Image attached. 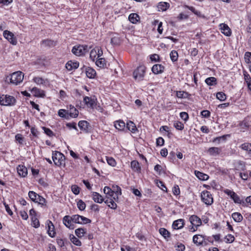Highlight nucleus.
Returning a JSON list of instances; mask_svg holds the SVG:
<instances>
[{
	"label": "nucleus",
	"instance_id": "f257e3e1",
	"mask_svg": "<svg viewBox=\"0 0 251 251\" xmlns=\"http://www.w3.org/2000/svg\"><path fill=\"white\" fill-rule=\"evenodd\" d=\"M52 159L54 164L57 166L62 165L65 162V156L57 151H52Z\"/></svg>",
	"mask_w": 251,
	"mask_h": 251
},
{
	"label": "nucleus",
	"instance_id": "f03ea898",
	"mask_svg": "<svg viewBox=\"0 0 251 251\" xmlns=\"http://www.w3.org/2000/svg\"><path fill=\"white\" fill-rule=\"evenodd\" d=\"M16 100L14 97L7 95L0 96V104L2 105H12L15 104Z\"/></svg>",
	"mask_w": 251,
	"mask_h": 251
},
{
	"label": "nucleus",
	"instance_id": "7ed1b4c3",
	"mask_svg": "<svg viewBox=\"0 0 251 251\" xmlns=\"http://www.w3.org/2000/svg\"><path fill=\"white\" fill-rule=\"evenodd\" d=\"M24 78V74L22 72L17 71L13 73L10 77V82L15 85H18L19 83L22 82Z\"/></svg>",
	"mask_w": 251,
	"mask_h": 251
},
{
	"label": "nucleus",
	"instance_id": "20e7f679",
	"mask_svg": "<svg viewBox=\"0 0 251 251\" xmlns=\"http://www.w3.org/2000/svg\"><path fill=\"white\" fill-rule=\"evenodd\" d=\"M89 48L87 45H79L75 46L72 50V52L77 56H81L89 51Z\"/></svg>",
	"mask_w": 251,
	"mask_h": 251
},
{
	"label": "nucleus",
	"instance_id": "39448f33",
	"mask_svg": "<svg viewBox=\"0 0 251 251\" xmlns=\"http://www.w3.org/2000/svg\"><path fill=\"white\" fill-rule=\"evenodd\" d=\"M189 221L192 225V227L190 228V230L192 232L196 231L198 227L200 226L202 223L201 219L195 215L190 216Z\"/></svg>",
	"mask_w": 251,
	"mask_h": 251
},
{
	"label": "nucleus",
	"instance_id": "423d86ee",
	"mask_svg": "<svg viewBox=\"0 0 251 251\" xmlns=\"http://www.w3.org/2000/svg\"><path fill=\"white\" fill-rule=\"evenodd\" d=\"M145 72L146 68L145 66H139L133 72L134 78L138 81L143 80L145 75Z\"/></svg>",
	"mask_w": 251,
	"mask_h": 251
},
{
	"label": "nucleus",
	"instance_id": "0eeeda50",
	"mask_svg": "<svg viewBox=\"0 0 251 251\" xmlns=\"http://www.w3.org/2000/svg\"><path fill=\"white\" fill-rule=\"evenodd\" d=\"M202 201L206 205H210L213 203V198L210 192L203 191L201 194Z\"/></svg>",
	"mask_w": 251,
	"mask_h": 251
},
{
	"label": "nucleus",
	"instance_id": "6e6552de",
	"mask_svg": "<svg viewBox=\"0 0 251 251\" xmlns=\"http://www.w3.org/2000/svg\"><path fill=\"white\" fill-rule=\"evenodd\" d=\"M83 101L87 107L94 109L97 105V99L95 96L90 97L85 96L83 98Z\"/></svg>",
	"mask_w": 251,
	"mask_h": 251
},
{
	"label": "nucleus",
	"instance_id": "1a4fd4ad",
	"mask_svg": "<svg viewBox=\"0 0 251 251\" xmlns=\"http://www.w3.org/2000/svg\"><path fill=\"white\" fill-rule=\"evenodd\" d=\"M224 193L229 196L235 203L238 204L242 203V201L240 199L239 196L234 191L229 189H226L224 190Z\"/></svg>",
	"mask_w": 251,
	"mask_h": 251
},
{
	"label": "nucleus",
	"instance_id": "9d476101",
	"mask_svg": "<svg viewBox=\"0 0 251 251\" xmlns=\"http://www.w3.org/2000/svg\"><path fill=\"white\" fill-rule=\"evenodd\" d=\"M3 35L4 37L11 44L13 45H16L17 43L16 38L11 32L8 30H4L3 31Z\"/></svg>",
	"mask_w": 251,
	"mask_h": 251
},
{
	"label": "nucleus",
	"instance_id": "9b49d317",
	"mask_svg": "<svg viewBox=\"0 0 251 251\" xmlns=\"http://www.w3.org/2000/svg\"><path fill=\"white\" fill-rule=\"evenodd\" d=\"M63 223L65 226L70 229H73L75 228V226L73 224L72 216L66 215L63 219Z\"/></svg>",
	"mask_w": 251,
	"mask_h": 251
},
{
	"label": "nucleus",
	"instance_id": "f8f14e48",
	"mask_svg": "<svg viewBox=\"0 0 251 251\" xmlns=\"http://www.w3.org/2000/svg\"><path fill=\"white\" fill-rule=\"evenodd\" d=\"M78 126L80 129L86 133L90 131V126L89 123L86 121H80L78 124Z\"/></svg>",
	"mask_w": 251,
	"mask_h": 251
},
{
	"label": "nucleus",
	"instance_id": "ddd939ff",
	"mask_svg": "<svg viewBox=\"0 0 251 251\" xmlns=\"http://www.w3.org/2000/svg\"><path fill=\"white\" fill-rule=\"evenodd\" d=\"M193 241L197 246L203 245L204 241V236L201 235H195L193 237Z\"/></svg>",
	"mask_w": 251,
	"mask_h": 251
},
{
	"label": "nucleus",
	"instance_id": "4468645a",
	"mask_svg": "<svg viewBox=\"0 0 251 251\" xmlns=\"http://www.w3.org/2000/svg\"><path fill=\"white\" fill-rule=\"evenodd\" d=\"M164 67L161 64H155L152 66L151 71L154 74H159L164 72Z\"/></svg>",
	"mask_w": 251,
	"mask_h": 251
},
{
	"label": "nucleus",
	"instance_id": "2eb2a0df",
	"mask_svg": "<svg viewBox=\"0 0 251 251\" xmlns=\"http://www.w3.org/2000/svg\"><path fill=\"white\" fill-rule=\"evenodd\" d=\"M184 225V221L183 219H178L173 222L172 226L175 229H178L182 228Z\"/></svg>",
	"mask_w": 251,
	"mask_h": 251
},
{
	"label": "nucleus",
	"instance_id": "dca6fc26",
	"mask_svg": "<svg viewBox=\"0 0 251 251\" xmlns=\"http://www.w3.org/2000/svg\"><path fill=\"white\" fill-rule=\"evenodd\" d=\"M79 67V63L77 62H73L71 60L69 61L66 64V68L69 71L73 69H76Z\"/></svg>",
	"mask_w": 251,
	"mask_h": 251
},
{
	"label": "nucleus",
	"instance_id": "f3484780",
	"mask_svg": "<svg viewBox=\"0 0 251 251\" xmlns=\"http://www.w3.org/2000/svg\"><path fill=\"white\" fill-rule=\"evenodd\" d=\"M17 170L18 173L21 176L25 177L27 175V170L24 165H19Z\"/></svg>",
	"mask_w": 251,
	"mask_h": 251
},
{
	"label": "nucleus",
	"instance_id": "a211bd4d",
	"mask_svg": "<svg viewBox=\"0 0 251 251\" xmlns=\"http://www.w3.org/2000/svg\"><path fill=\"white\" fill-rule=\"evenodd\" d=\"M239 148L242 150L247 151L250 157H251V143L248 142L244 143L242 144L239 146Z\"/></svg>",
	"mask_w": 251,
	"mask_h": 251
},
{
	"label": "nucleus",
	"instance_id": "6ab92c4d",
	"mask_svg": "<svg viewBox=\"0 0 251 251\" xmlns=\"http://www.w3.org/2000/svg\"><path fill=\"white\" fill-rule=\"evenodd\" d=\"M92 197L93 200L96 202L101 203L104 201V199L97 192H92Z\"/></svg>",
	"mask_w": 251,
	"mask_h": 251
},
{
	"label": "nucleus",
	"instance_id": "aec40b11",
	"mask_svg": "<svg viewBox=\"0 0 251 251\" xmlns=\"http://www.w3.org/2000/svg\"><path fill=\"white\" fill-rule=\"evenodd\" d=\"M220 28L222 32L226 36H229L231 34V30L229 27L225 24L220 25Z\"/></svg>",
	"mask_w": 251,
	"mask_h": 251
},
{
	"label": "nucleus",
	"instance_id": "412c9836",
	"mask_svg": "<svg viewBox=\"0 0 251 251\" xmlns=\"http://www.w3.org/2000/svg\"><path fill=\"white\" fill-rule=\"evenodd\" d=\"M85 72L87 76L90 78H94L96 75L95 70L90 67H86L85 69Z\"/></svg>",
	"mask_w": 251,
	"mask_h": 251
},
{
	"label": "nucleus",
	"instance_id": "4be33fe9",
	"mask_svg": "<svg viewBox=\"0 0 251 251\" xmlns=\"http://www.w3.org/2000/svg\"><path fill=\"white\" fill-rule=\"evenodd\" d=\"M49 223L48 224V233L49 235L51 237H54L55 235V232L54 230V226L52 223V222L50 221H49Z\"/></svg>",
	"mask_w": 251,
	"mask_h": 251
},
{
	"label": "nucleus",
	"instance_id": "5701e85b",
	"mask_svg": "<svg viewBox=\"0 0 251 251\" xmlns=\"http://www.w3.org/2000/svg\"><path fill=\"white\" fill-rule=\"evenodd\" d=\"M126 125L125 122L122 120H118L114 122V126L119 130H124Z\"/></svg>",
	"mask_w": 251,
	"mask_h": 251
},
{
	"label": "nucleus",
	"instance_id": "b1692460",
	"mask_svg": "<svg viewBox=\"0 0 251 251\" xmlns=\"http://www.w3.org/2000/svg\"><path fill=\"white\" fill-rule=\"evenodd\" d=\"M170 7V4L167 2H160L157 5L159 11H165Z\"/></svg>",
	"mask_w": 251,
	"mask_h": 251
},
{
	"label": "nucleus",
	"instance_id": "393cba45",
	"mask_svg": "<svg viewBox=\"0 0 251 251\" xmlns=\"http://www.w3.org/2000/svg\"><path fill=\"white\" fill-rule=\"evenodd\" d=\"M139 19L140 17L136 13H131L128 16L129 21L132 24H136Z\"/></svg>",
	"mask_w": 251,
	"mask_h": 251
},
{
	"label": "nucleus",
	"instance_id": "a878e982",
	"mask_svg": "<svg viewBox=\"0 0 251 251\" xmlns=\"http://www.w3.org/2000/svg\"><path fill=\"white\" fill-rule=\"evenodd\" d=\"M32 92L34 94L36 97H44L45 96L44 91L38 89L36 87H34L32 89Z\"/></svg>",
	"mask_w": 251,
	"mask_h": 251
},
{
	"label": "nucleus",
	"instance_id": "bb28decb",
	"mask_svg": "<svg viewBox=\"0 0 251 251\" xmlns=\"http://www.w3.org/2000/svg\"><path fill=\"white\" fill-rule=\"evenodd\" d=\"M195 174L196 176L199 179L201 180H206L209 178V176L207 175L202 173L199 171H195Z\"/></svg>",
	"mask_w": 251,
	"mask_h": 251
},
{
	"label": "nucleus",
	"instance_id": "cd10ccee",
	"mask_svg": "<svg viewBox=\"0 0 251 251\" xmlns=\"http://www.w3.org/2000/svg\"><path fill=\"white\" fill-rule=\"evenodd\" d=\"M58 115L59 117L66 119H68L70 117L69 110H66L65 109H61L59 110L58 111Z\"/></svg>",
	"mask_w": 251,
	"mask_h": 251
},
{
	"label": "nucleus",
	"instance_id": "c85d7f7f",
	"mask_svg": "<svg viewBox=\"0 0 251 251\" xmlns=\"http://www.w3.org/2000/svg\"><path fill=\"white\" fill-rule=\"evenodd\" d=\"M208 152L211 155H215L220 153L221 150L217 147H211L208 150Z\"/></svg>",
	"mask_w": 251,
	"mask_h": 251
},
{
	"label": "nucleus",
	"instance_id": "c756f323",
	"mask_svg": "<svg viewBox=\"0 0 251 251\" xmlns=\"http://www.w3.org/2000/svg\"><path fill=\"white\" fill-rule=\"evenodd\" d=\"M131 167L132 169L135 172H139L141 170L139 163L136 160H133L131 162Z\"/></svg>",
	"mask_w": 251,
	"mask_h": 251
},
{
	"label": "nucleus",
	"instance_id": "7c9ffc66",
	"mask_svg": "<svg viewBox=\"0 0 251 251\" xmlns=\"http://www.w3.org/2000/svg\"><path fill=\"white\" fill-rule=\"evenodd\" d=\"M232 217L236 222H240L243 219V216L238 212H234L232 214Z\"/></svg>",
	"mask_w": 251,
	"mask_h": 251
},
{
	"label": "nucleus",
	"instance_id": "2f4dec72",
	"mask_svg": "<svg viewBox=\"0 0 251 251\" xmlns=\"http://www.w3.org/2000/svg\"><path fill=\"white\" fill-rule=\"evenodd\" d=\"M69 116L72 118H76L78 115V111L74 107L70 108L69 112Z\"/></svg>",
	"mask_w": 251,
	"mask_h": 251
},
{
	"label": "nucleus",
	"instance_id": "473e14b6",
	"mask_svg": "<svg viewBox=\"0 0 251 251\" xmlns=\"http://www.w3.org/2000/svg\"><path fill=\"white\" fill-rule=\"evenodd\" d=\"M236 167L237 170L244 171L246 169V162L239 160L236 162Z\"/></svg>",
	"mask_w": 251,
	"mask_h": 251
},
{
	"label": "nucleus",
	"instance_id": "72a5a7b5",
	"mask_svg": "<svg viewBox=\"0 0 251 251\" xmlns=\"http://www.w3.org/2000/svg\"><path fill=\"white\" fill-rule=\"evenodd\" d=\"M126 127L128 128L129 130H130L132 133H134L136 130L137 128L135 126V125L132 121H129L127 123Z\"/></svg>",
	"mask_w": 251,
	"mask_h": 251
},
{
	"label": "nucleus",
	"instance_id": "f704fd0d",
	"mask_svg": "<svg viewBox=\"0 0 251 251\" xmlns=\"http://www.w3.org/2000/svg\"><path fill=\"white\" fill-rule=\"evenodd\" d=\"M70 239L74 245L77 246H80L81 245V242L80 241L75 237L73 234H71L70 235Z\"/></svg>",
	"mask_w": 251,
	"mask_h": 251
},
{
	"label": "nucleus",
	"instance_id": "c9c22d12",
	"mask_svg": "<svg viewBox=\"0 0 251 251\" xmlns=\"http://www.w3.org/2000/svg\"><path fill=\"white\" fill-rule=\"evenodd\" d=\"M159 231L160 234L162 235L165 239L170 237V233L165 228H160L159 230Z\"/></svg>",
	"mask_w": 251,
	"mask_h": 251
},
{
	"label": "nucleus",
	"instance_id": "e433bc0d",
	"mask_svg": "<svg viewBox=\"0 0 251 251\" xmlns=\"http://www.w3.org/2000/svg\"><path fill=\"white\" fill-rule=\"evenodd\" d=\"M86 232V229L83 228H78L75 230V233L79 238L83 236Z\"/></svg>",
	"mask_w": 251,
	"mask_h": 251
},
{
	"label": "nucleus",
	"instance_id": "4c0bfd02",
	"mask_svg": "<svg viewBox=\"0 0 251 251\" xmlns=\"http://www.w3.org/2000/svg\"><path fill=\"white\" fill-rule=\"evenodd\" d=\"M39 195L34 191H30L28 192V196L30 200L34 202H36Z\"/></svg>",
	"mask_w": 251,
	"mask_h": 251
},
{
	"label": "nucleus",
	"instance_id": "58836bf2",
	"mask_svg": "<svg viewBox=\"0 0 251 251\" xmlns=\"http://www.w3.org/2000/svg\"><path fill=\"white\" fill-rule=\"evenodd\" d=\"M205 81L207 85L212 86L216 84V78L214 77H208L205 79Z\"/></svg>",
	"mask_w": 251,
	"mask_h": 251
},
{
	"label": "nucleus",
	"instance_id": "ea45409f",
	"mask_svg": "<svg viewBox=\"0 0 251 251\" xmlns=\"http://www.w3.org/2000/svg\"><path fill=\"white\" fill-rule=\"evenodd\" d=\"M170 56L173 62H176L178 59V53L176 50H172L170 54Z\"/></svg>",
	"mask_w": 251,
	"mask_h": 251
},
{
	"label": "nucleus",
	"instance_id": "a19ab883",
	"mask_svg": "<svg viewBox=\"0 0 251 251\" xmlns=\"http://www.w3.org/2000/svg\"><path fill=\"white\" fill-rule=\"evenodd\" d=\"M174 127L177 130H182L184 128V125L181 122L176 121L174 123Z\"/></svg>",
	"mask_w": 251,
	"mask_h": 251
},
{
	"label": "nucleus",
	"instance_id": "79ce46f5",
	"mask_svg": "<svg viewBox=\"0 0 251 251\" xmlns=\"http://www.w3.org/2000/svg\"><path fill=\"white\" fill-rule=\"evenodd\" d=\"M96 64L99 67H104L105 63V59L103 58H98L96 61Z\"/></svg>",
	"mask_w": 251,
	"mask_h": 251
},
{
	"label": "nucleus",
	"instance_id": "37998d69",
	"mask_svg": "<svg viewBox=\"0 0 251 251\" xmlns=\"http://www.w3.org/2000/svg\"><path fill=\"white\" fill-rule=\"evenodd\" d=\"M42 44L44 46H54V42L51 40L46 39L42 41Z\"/></svg>",
	"mask_w": 251,
	"mask_h": 251
},
{
	"label": "nucleus",
	"instance_id": "c03bdc74",
	"mask_svg": "<svg viewBox=\"0 0 251 251\" xmlns=\"http://www.w3.org/2000/svg\"><path fill=\"white\" fill-rule=\"evenodd\" d=\"M225 242L227 243H231L234 242L235 238L233 235L230 234H227L225 237Z\"/></svg>",
	"mask_w": 251,
	"mask_h": 251
},
{
	"label": "nucleus",
	"instance_id": "a18cd8bd",
	"mask_svg": "<svg viewBox=\"0 0 251 251\" xmlns=\"http://www.w3.org/2000/svg\"><path fill=\"white\" fill-rule=\"evenodd\" d=\"M77 206L80 210L83 211L85 209L86 204L81 200H80L77 202Z\"/></svg>",
	"mask_w": 251,
	"mask_h": 251
},
{
	"label": "nucleus",
	"instance_id": "49530a36",
	"mask_svg": "<svg viewBox=\"0 0 251 251\" xmlns=\"http://www.w3.org/2000/svg\"><path fill=\"white\" fill-rule=\"evenodd\" d=\"M31 219L33 226L35 228L38 227L40 226V223L36 217L33 216Z\"/></svg>",
	"mask_w": 251,
	"mask_h": 251
},
{
	"label": "nucleus",
	"instance_id": "de8ad7c7",
	"mask_svg": "<svg viewBox=\"0 0 251 251\" xmlns=\"http://www.w3.org/2000/svg\"><path fill=\"white\" fill-rule=\"evenodd\" d=\"M106 158L107 162L109 165H110L112 167H114L116 166V162L115 160L113 158H112L111 157L106 156Z\"/></svg>",
	"mask_w": 251,
	"mask_h": 251
},
{
	"label": "nucleus",
	"instance_id": "09e8293b",
	"mask_svg": "<svg viewBox=\"0 0 251 251\" xmlns=\"http://www.w3.org/2000/svg\"><path fill=\"white\" fill-rule=\"evenodd\" d=\"M230 135L228 134L227 135H224L223 136L217 137L214 139V141L215 142L218 143V144L220 143L221 141H225L226 140L227 137H229Z\"/></svg>",
	"mask_w": 251,
	"mask_h": 251
},
{
	"label": "nucleus",
	"instance_id": "8fccbe9b",
	"mask_svg": "<svg viewBox=\"0 0 251 251\" xmlns=\"http://www.w3.org/2000/svg\"><path fill=\"white\" fill-rule=\"evenodd\" d=\"M97 50H96L95 48H94V49L90 51V58L92 60L95 61V59H97Z\"/></svg>",
	"mask_w": 251,
	"mask_h": 251
},
{
	"label": "nucleus",
	"instance_id": "3c124183",
	"mask_svg": "<svg viewBox=\"0 0 251 251\" xmlns=\"http://www.w3.org/2000/svg\"><path fill=\"white\" fill-rule=\"evenodd\" d=\"M217 98L221 101H224L226 100V95L223 92H218L216 95Z\"/></svg>",
	"mask_w": 251,
	"mask_h": 251
},
{
	"label": "nucleus",
	"instance_id": "603ef678",
	"mask_svg": "<svg viewBox=\"0 0 251 251\" xmlns=\"http://www.w3.org/2000/svg\"><path fill=\"white\" fill-rule=\"evenodd\" d=\"M103 192L106 195V197H109L113 194V190L108 186H105L103 189Z\"/></svg>",
	"mask_w": 251,
	"mask_h": 251
},
{
	"label": "nucleus",
	"instance_id": "864d4df0",
	"mask_svg": "<svg viewBox=\"0 0 251 251\" xmlns=\"http://www.w3.org/2000/svg\"><path fill=\"white\" fill-rule=\"evenodd\" d=\"M244 58L247 63H251V52H246L245 54Z\"/></svg>",
	"mask_w": 251,
	"mask_h": 251
},
{
	"label": "nucleus",
	"instance_id": "5fc2aeb1",
	"mask_svg": "<svg viewBox=\"0 0 251 251\" xmlns=\"http://www.w3.org/2000/svg\"><path fill=\"white\" fill-rule=\"evenodd\" d=\"M73 218V222L75 223L81 224L80 222L81 216L79 215H74L72 216Z\"/></svg>",
	"mask_w": 251,
	"mask_h": 251
},
{
	"label": "nucleus",
	"instance_id": "6e6d98bb",
	"mask_svg": "<svg viewBox=\"0 0 251 251\" xmlns=\"http://www.w3.org/2000/svg\"><path fill=\"white\" fill-rule=\"evenodd\" d=\"M243 75L244 77L245 81L247 83L249 82H251V77L250 75L246 72H243Z\"/></svg>",
	"mask_w": 251,
	"mask_h": 251
},
{
	"label": "nucleus",
	"instance_id": "4d7b16f0",
	"mask_svg": "<svg viewBox=\"0 0 251 251\" xmlns=\"http://www.w3.org/2000/svg\"><path fill=\"white\" fill-rule=\"evenodd\" d=\"M42 128L44 130V132L49 136L52 137L54 135L53 132L50 128H47L44 126L42 127Z\"/></svg>",
	"mask_w": 251,
	"mask_h": 251
},
{
	"label": "nucleus",
	"instance_id": "13d9d810",
	"mask_svg": "<svg viewBox=\"0 0 251 251\" xmlns=\"http://www.w3.org/2000/svg\"><path fill=\"white\" fill-rule=\"evenodd\" d=\"M36 203H38L42 205H46V200L43 197L39 195Z\"/></svg>",
	"mask_w": 251,
	"mask_h": 251
},
{
	"label": "nucleus",
	"instance_id": "bf43d9fd",
	"mask_svg": "<svg viewBox=\"0 0 251 251\" xmlns=\"http://www.w3.org/2000/svg\"><path fill=\"white\" fill-rule=\"evenodd\" d=\"M109 202H110V203L108 204V206L113 209H116L117 207V204L112 199L110 198L109 199Z\"/></svg>",
	"mask_w": 251,
	"mask_h": 251
},
{
	"label": "nucleus",
	"instance_id": "052dcab7",
	"mask_svg": "<svg viewBox=\"0 0 251 251\" xmlns=\"http://www.w3.org/2000/svg\"><path fill=\"white\" fill-rule=\"evenodd\" d=\"M72 191L75 195H78L79 193L80 188L77 185H74L72 186Z\"/></svg>",
	"mask_w": 251,
	"mask_h": 251
},
{
	"label": "nucleus",
	"instance_id": "680f3d73",
	"mask_svg": "<svg viewBox=\"0 0 251 251\" xmlns=\"http://www.w3.org/2000/svg\"><path fill=\"white\" fill-rule=\"evenodd\" d=\"M156 144L157 146H162L164 144V140L161 137H158L156 139Z\"/></svg>",
	"mask_w": 251,
	"mask_h": 251
},
{
	"label": "nucleus",
	"instance_id": "e2e57ef3",
	"mask_svg": "<svg viewBox=\"0 0 251 251\" xmlns=\"http://www.w3.org/2000/svg\"><path fill=\"white\" fill-rule=\"evenodd\" d=\"M112 188H113V193H117L120 195L122 194L121 189L119 186H118L117 185L113 186Z\"/></svg>",
	"mask_w": 251,
	"mask_h": 251
},
{
	"label": "nucleus",
	"instance_id": "0e129e2a",
	"mask_svg": "<svg viewBox=\"0 0 251 251\" xmlns=\"http://www.w3.org/2000/svg\"><path fill=\"white\" fill-rule=\"evenodd\" d=\"M180 118L185 121H187L189 118L188 114L185 112H182L180 113Z\"/></svg>",
	"mask_w": 251,
	"mask_h": 251
},
{
	"label": "nucleus",
	"instance_id": "69168bd1",
	"mask_svg": "<svg viewBox=\"0 0 251 251\" xmlns=\"http://www.w3.org/2000/svg\"><path fill=\"white\" fill-rule=\"evenodd\" d=\"M173 192L175 195H178L180 194V190L178 185H175L173 188Z\"/></svg>",
	"mask_w": 251,
	"mask_h": 251
},
{
	"label": "nucleus",
	"instance_id": "338daca9",
	"mask_svg": "<svg viewBox=\"0 0 251 251\" xmlns=\"http://www.w3.org/2000/svg\"><path fill=\"white\" fill-rule=\"evenodd\" d=\"M16 140L21 144H22L24 142V137L21 134H17L15 136Z\"/></svg>",
	"mask_w": 251,
	"mask_h": 251
},
{
	"label": "nucleus",
	"instance_id": "774afa93",
	"mask_svg": "<svg viewBox=\"0 0 251 251\" xmlns=\"http://www.w3.org/2000/svg\"><path fill=\"white\" fill-rule=\"evenodd\" d=\"M33 81L37 84H43L44 82V79L39 77H35L33 78Z\"/></svg>",
	"mask_w": 251,
	"mask_h": 251
}]
</instances>
